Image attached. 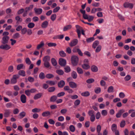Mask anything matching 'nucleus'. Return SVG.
I'll return each mask as SVG.
<instances>
[{"label": "nucleus", "mask_w": 135, "mask_h": 135, "mask_svg": "<svg viewBox=\"0 0 135 135\" xmlns=\"http://www.w3.org/2000/svg\"><path fill=\"white\" fill-rule=\"evenodd\" d=\"M11 48L10 46L7 44L2 45L0 46V49L6 50H8L10 49Z\"/></svg>", "instance_id": "0eeeda50"}, {"label": "nucleus", "mask_w": 135, "mask_h": 135, "mask_svg": "<svg viewBox=\"0 0 135 135\" xmlns=\"http://www.w3.org/2000/svg\"><path fill=\"white\" fill-rule=\"evenodd\" d=\"M117 126L116 124H113L112 126L111 127V129L112 131L113 132H114L115 131L117 130Z\"/></svg>", "instance_id": "393cba45"}, {"label": "nucleus", "mask_w": 135, "mask_h": 135, "mask_svg": "<svg viewBox=\"0 0 135 135\" xmlns=\"http://www.w3.org/2000/svg\"><path fill=\"white\" fill-rule=\"evenodd\" d=\"M50 59V57L48 55L44 56L43 59L44 62H49Z\"/></svg>", "instance_id": "a211bd4d"}, {"label": "nucleus", "mask_w": 135, "mask_h": 135, "mask_svg": "<svg viewBox=\"0 0 135 135\" xmlns=\"http://www.w3.org/2000/svg\"><path fill=\"white\" fill-rule=\"evenodd\" d=\"M80 11L83 14V17L84 19L88 20V21L89 22H91L94 19V17L92 16H88L87 14H85V10L80 9Z\"/></svg>", "instance_id": "f257e3e1"}, {"label": "nucleus", "mask_w": 135, "mask_h": 135, "mask_svg": "<svg viewBox=\"0 0 135 135\" xmlns=\"http://www.w3.org/2000/svg\"><path fill=\"white\" fill-rule=\"evenodd\" d=\"M48 22L47 21L43 22L42 24L41 27L43 28H46L48 25Z\"/></svg>", "instance_id": "b1692460"}, {"label": "nucleus", "mask_w": 135, "mask_h": 135, "mask_svg": "<svg viewBox=\"0 0 135 135\" xmlns=\"http://www.w3.org/2000/svg\"><path fill=\"white\" fill-rule=\"evenodd\" d=\"M33 5H30L29 7H26L25 8V11L28 12V11L30 10H31L33 8Z\"/></svg>", "instance_id": "a19ab883"}, {"label": "nucleus", "mask_w": 135, "mask_h": 135, "mask_svg": "<svg viewBox=\"0 0 135 135\" xmlns=\"http://www.w3.org/2000/svg\"><path fill=\"white\" fill-rule=\"evenodd\" d=\"M42 93H41L37 94L35 95L33 98L35 100H37L40 98L42 96Z\"/></svg>", "instance_id": "dca6fc26"}, {"label": "nucleus", "mask_w": 135, "mask_h": 135, "mask_svg": "<svg viewBox=\"0 0 135 135\" xmlns=\"http://www.w3.org/2000/svg\"><path fill=\"white\" fill-rule=\"evenodd\" d=\"M99 41L98 40L95 41L93 44L92 47L93 48L95 49L97 45L99 44Z\"/></svg>", "instance_id": "a878e982"}, {"label": "nucleus", "mask_w": 135, "mask_h": 135, "mask_svg": "<svg viewBox=\"0 0 135 135\" xmlns=\"http://www.w3.org/2000/svg\"><path fill=\"white\" fill-rule=\"evenodd\" d=\"M90 95L89 92L88 91H85L82 92L81 94V95L83 97H87L89 96Z\"/></svg>", "instance_id": "412c9836"}, {"label": "nucleus", "mask_w": 135, "mask_h": 135, "mask_svg": "<svg viewBox=\"0 0 135 135\" xmlns=\"http://www.w3.org/2000/svg\"><path fill=\"white\" fill-rule=\"evenodd\" d=\"M46 83L47 84L49 85L50 86H53L56 83V81H52V80H48L46 81Z\"/></svg>", "instance_id": "2eb2a0df"}, {"label": "nucleus", "mask_w": 135, "mask_h": 135, "mask_svg": "<svg viewBox=\"0 0 135 135\" xmlns=\"http://www.w3.org/2000/svg\"><path fill=\"white\" fill-rule=\"evenodd\" d=\"M45 77L47 79H51L53 78L54 77V75L52 74H46Z\"/></svg>", "instance_id": "a18cd8bd"}, {"label": "nucleus", "mask_w": 135, "mask_h": 135, "mask_svg": "<svg viewBox=\"0 0 135 135\" xmlns=\"http://www.w3.org/2000/svg\"><path fill=\"white\" fill-rule=\"evenodd\" d=\"M113 87L112 86H110L108 88L107 91L109 93L113 92Z\"/></svg>", "instance_id": "4c0bfd02"}, {"label": "nucleus", "mask_w": 135, "mask_h": 135, "mask_svg": "<svg viewBox=\"0 0 135 135\" xmlns=\"http://www.w3.org/2000/svg\"><path fill=\"white\" fill-rule=\"evenodd\" d=\"M11 110L9 109H6L4 111V116L6 117H8L9 116L11 113Z\"/></svg>", "instance_id": "6e6552de"}, {"label": "nucleus", "mask_w": 135, "mask_h": 135, "mask_svg": "<svg viewBox=\"0 0 135 135\" xmlns=\"http://www.w3.org/2000/svg\"><path fill=\"white\" fill-rule=\"evenodd\" d=\"M60 9V7L57 6L53 9V12L54 13L56 12L59 11Z\"/></svg>", "instance_id": "bf43d9fd"}, {"label": "nucleus", "mask_w": 135, "mask_h": 135, "mask_svg": "<svg viewBox=\"0 0 135 135\" xmlns=\"http://www.w3.org/2000/svg\"><path fill=\"white\" fill-rule=\"evenodd\" d=\"M35 26V25L34 23L30 22L28 24L27 27L29 28H32Z\"/></svg>", "instance_id": "7c9ffc66"}, {"label": "nucleus", "mask_w": 135, "mask_h": 135, "mask_svg": "<svg viewBox=\"0 0 135 135\" xmlns=\"http://www.w3.org/2000/svg\"><path fill=\"white\" fill-rule=\"evenodd\" d=\"M41 109H40L35 108L32 110V112L33 113H38L40 112Z\"/></svg>", "instance_id": "de8ad7c7"}, {"label": "nucleus", "mask_w": 135, "mask_h": 135, "mask_svg": "<svg viewBox=\"0 0 135 135\" xmlns=\"http://www.w3.org/2000/svg\"><path fill=\"white\" fill-rule=\"evenodd\" d=\"M55 89V88L54 87H52L49 88L48 89V91L49 92H52L54 91Z\"/></svg>", "instance_id": "13d9d810"}, {"label": "nucleus", "mask_w": 135, "mask_h": 135, "mask_svg": "<svg viewBox=\"0 0 135 135\" xmlns=\"http://www.w3.org/2000/svg\"><path fill=\"white\" fill-rule=\"evenodd\" d=\"M102 47L101 45H98L95 50V51L96 52H98L100 51Z\"/></svg>", "instance_id": "603ef678"}, {"label": "nucleus", "mask_w": 135, "mask_h": 135, "mask_svg": "<svg viewBox=\"0 0 135 135\" xmlns=\"http://www.w3.org/2000/svg\"><path fill=\"white\" fill-rule=\"evenodd\" d=\"M13 105L11 102L8 103L6 104V107L7 108H10Z\"/></svg>", "instance_id": "680f3d73"}, {"label": "nucleus", "mask_w": 135, "mask_h": 135, "mask_svg": "<svg viewBox=\"0 0 135 135\" xmlns=\"http://www.w3.org/2000/svg\"><path fill=\"white\" fill-rule=\"evenodd\" d=\"M20 100L21 102L23 103H25L26 102V97L24 94H22L20 97Z\"/></svg>", "instance_id": "9d476101"}, {"label": "nucleus", "mask_w": 135, "mask_h": 135, "mask_svg": "<svg viewBox=\"0 0 135 135\" xmlns=\"http://www.w3.org/2000/svg\"><path fill=\"white\" fill-rule=\"evenodd\" d=\"M15 19L17 21V23L21 22L22 21V19L19 16H17L15 17Z\"/></svg>", "instance_id": "c85d7f7f"}, {"label": "nucleus", "mask_w": 135, "mask_h": 135, "mask_svg": "<svg viewBox=\"0 0 135 135\" xmlns=\"http://www.w3.org/2000/svg\"><path fill=\"white\" fill-rule=\"evenodd\" d=\"M124 7L125 8L132 9L133 7V4L129 2H126L123 4Z\"/></svg>", "instance_id": "39448f33"}, {"label": "nucleus", "mask_w": 135, "mask_h": 135, "mask_svg": "<svg viewBox=\"0 0 135 135\" xmlns=\"http://www.w3.org/2000/svg\"><path fill=\"white\" fill-rule=\"evenodd\" d=\"M64 69H65V71L66 73H69L71 71L70 68L69 66H66L65 67Z\"/></svg>", "instance_id": "49530a36"}, {"label": "nucleus", "mask_w": 135, "mask_h": 135, "mask_svg": "<svg viewBox=\"0 0 135 135\" xmlns=\"http://www.w3.org/2000/svg\"><path fill=\"white\" fill-rule=\"evenodd\" d=\"M56 72L60 75H62L64 74V71L61 70H56Z\"/></svg>", "instance_id": "e2e57ef3"}, {"label": "nucleus", "mask_w": 135, "mask_h": 135, "mask_svg": "<svg viewBox=\"0 0 135 135\" xmlns=\"http://www.w3.org/2000/svg\"><path fill=\"white\" fill-rule=\"evenodd\" d=\"M50 115V112L49 111H45L42 114V115L44 117H47Z\"/></svg>", "instance_id": "aec40b11"}, {"label": "nucleus", "mask_w": 135, "mask_h": 135, "mask_svg": "<svg viewBox=\"0 0 135 135\" xmlns=\"http://www.w3.org/2000/svg\"><path fill=\"white\" fill-rule=\"evenodd\" d=\"M51 61L52 65L54 66H56L57 64V62L56 60L54 58L51 59Z\"/></svg>", "instance_id": "cd10ccee"}, {"label": "nucleus", "mask_w": 135, "mask_h": 135, "mask_svg": "<svg viewBox=\"0 0 135 135\" xmlns=\"http://www.w3.org/2000/svg\"><path fill=\"white\" fill-rule=\"evenodd\" d=\"M19 78L18 75L16 74L13 75L11 79V83L12 84H16L17 82V79Z\"/></svg>", "instance_id": "7ed1b4c3"}, {"label": "nucleus", "mask_w": 135, "mask_h": 135, "mask_svg": "<svg viewBox=\"0 0 135 135\" xmlns=\"http://www.w3.org/2000/svg\"><path fill=\"white\" fill-rule=\"evenodd\" d=\"M27 31V29L26 28H23L21 29V34L22 35L25 34L26 32Z\"/></svg>", "instance_id": "5fc2aeb1"}, {"label": "nucleus", "mask_w": 135, "mask_h": 135, "mask_svg": "<svg viewBox=\"0 0 135 135\" xmlns=\"http://www.w3.org/2000/svg\"><path fill=\"white\" fill-rule=\"evenodd\" d=\"M6 94L9 97L11 96L12 97H13V95L12 94V91H7L6 93Z\"/></svg>", "instance_id": "09e8293b"}, {"label": "nucleus", "mask_w": 135, "mask_h": 135, "mask_svg": "<svg viewBox=\"0 0 135 135\" xmlns=\"http://www.w3.org/2000/svg\"><path fill=\"white\" fill-rule=\"evenodd\" d=\"M39 77L40 79H44L45 77L44 74L43 72L41 73L39 75Z\"/></svg>", "instance_id": "c9c22d12"}, {"label": "nucleus", "mask_w": 135, "mask_h": 135, "mask_svg": "<svg viewBox=\"0 0 135 135\" xmlns=\"http://www.w3.org/2000/svg\"><path fill=\"white\" fill-rule=\"evenodd\" d=\"M91 69L93 72H97L98 70V67L94 65H93L91 66Z\"/></svg>", "instance_id": "6ab92c4d"}, {"label": "nucleus", "mask_w": 135, "mask_h": 135, "mask_svg": "<svg viewBox=\"0 0 135 135\" xmlns=\"http://www.w3.org/2000/svg\"><path fill=\"white\" fill-rule=\"evenodd\" d=\"M64 120V117L62 116H60L58 118V120L59 121L62 122Z\"/></svg>", "instance_id": "774afa93"}, {"label": "nucleus", "mask_w": 135, "mask_h": 135, "mask_svg": "<svg viewBox=\"0 0 135 135\" xmlns=\"http://www.w3.org/2000/svg\"><path fill=\"white\" fill-rule=\"evenodd\" d=\"M34 10L35 13L38 15L41 14L42 11V9L41 8H35L34 9Z\"/></svg>", "instance_id": "9b49d317"}, {"label": "nucleus", "mask_w": 135, "mask_h": 135, "mask_svg": "<svg viewBox=\"0 0 135 135\" xmlns=\"http://www.w3.org/2000/svg\"><path fill=\"white\" fill-rule=\"evenodd\" d=\"M8 71L9 72L12 73L13 71V67L12 66H9L8 68Z\"/></svg>", "instance_id": "ea45409f"}, {"label": "nucleus", "mask_w": 135, "mask_h": 135, "mask_svg": "<svg viewBox=\"0 0 135 135\" xmlns=\"http://www.w3.org/2000/svg\"><path fill=\"white\" fill-rule=\"evenodd\" d=\"M94 40V37H92L87 38L86 39V41L87 42L90 43L93 41Z\"/></svg>", "instance_id": "2f4dec72"}, {"label": "nucleus", "mask_w": 135, "mask_h": 135, "mask_svg": "<svg viewBox=\"0 0 135 135\" xmlns=\"http://www.w3.org/2000/svg\"><path fill=\"white\" fill-rule=\"evenodd\" d=\"M101 114L105 116L107 115L108 112L106 110H103L102 111Z\"/></svg>", "instance_id": "3c124183"}, {"label": "nucleus", "mask_w": 135, "mask_h": 135, "mask_svg": "<svg viewBox=\"0 0 135 135\" xmlns=\"http://www.w3.org/2000/svg\"><path fill=\"white\" fill-rule=\"evenodd\" d=\"M94 112L92 110H90L88 111V114L89 115L91 116L93 115H95L94 114Z\"/></svg>", "instance_id": "052dcab7"}, {"label": "nucleus", "mask_w": 135, "mask_h": 135, "mask_svg": "<svg viewBox=\"0 0 135 135\" xmlns=\"http://www.w3.org/2000/svg\"><path fill=\"white\" fill-rule=\"evenodd\" d=\"M60 55L62 57H64L66 56V54L63 51H61L59 52Z\"/></svg>", "instance_id": "8fccbe9b"}, {"label": "nucleus", "mask_w": 135, "mask_h": 135, "mask_svg": "<svg viewBox=\"0 0 135 135\" xmlns=\"http://www.w3.org/2000/svg\"><path fill=\"white\" fill-rule=\"evenodd\" d=\"M71 75L73 78L74 79H76L77 77V73L75 71H74L72 72Z\"/></svg>", "instance_id": "58836bf2"}, {"label": "nucleus", "mask_w": 135, "mask_h": 135, "mask_svg": "<svg viewBox=\"0 0 135 135\" xmlns=\"http://www.w3.org/2000/svg\"><path fill=\"white\" fill-rule=\"evenodd\" d=\"M56 15L55 14H52L51 17V19L52 21H54L56 19Z\"/></svg>", "instance_id": "79ce46f5"}, {"label": "nucleus", "mask_w": 135, "mask_h": 135, "mask_svg": "<svg viewBox=\"0 0 135 135\" xmlns=\"http://www.w3.org/2000/svg\"><path fill=\"white\" fill-rule=\"evenodd\" d=\"M44 66L46 68H49L50 66L49 62H44Z\"/></svg>", "instance_id": "864d4df0"}, {"label": "nucleus", "mask_w": 135, "mask_h": 135, "mask_svg": "<svg viewBox=\"0 0 135 135\" xmlns=\"http://www.w3.org/2000/svg\"><path fill=\"white\" fill-rule=\"evenodd\" d=\"M59 135H68V132L66 131H64L62 132L61 131H59L58 132Z\"/></svg>", "instance_id": "bb28decb"}, {"label": "nucleus", "mask_w": 135, "mask_h": 135, "mask_svg": "<svg viewBox=\"0 0 135 135\" xmlns=\"http://www.w3.org/2000/svg\"><path fill=\"white\" fill-rule=\"evenodd\" d=\"M45 45L43 41H41L40 44L38 45L37 47V50H39L42 47L44 46Z\"/></svg>", "instance_id": "4be33fe9"}, {"label": "nucleus", "mask_w": 135, "mask_h": 135, "mask_svg": "<svg viewBox=\"0 0 135 135\" xmlns=\"http://www.w3.org/2000/svg\"><path fill=\"white\" fill-rule=\"evenodd\" d=\"M18 74L23 76H25V72L23 70H20L18 72Z\"/></svg>", "instance_id": "72a5a7b5"}, {"label": "nucleus", "mask_w": 135, "mask_h": 135, "mask_svg": "<svg viewBox=\"0 0 135 135\" xmlns=\"http://www.w3.org/2000/svg\"><path fill=\"white\" fill-rule=\"evenodd\" d=\"M57 99V97L55 95H53L51 97L50 99V101L51 102H55Z\"/></svg>", "instance_id": "e433bc0d"}, {"label": "nucleus", "mask_w": 135, "mask_h": 135, "mask_svg": "<svg viewBox=\"0 0 135 135\" xmlns=\"http://www.w3.org/2000/svg\"><path fill=\"white\" fill-rule=\"evenodd\" d=\"M47 45L49 47H55L57 45L56 43L52 42L48 43L47 44Z\"/></svg>", "instance_id": "f704fd0d"}, {"label": "nucleus", "mask_w": 135, "mask_h": 135, "mask_svg": "<svg viewBox=\"0 0 135 135\" xmlns=\"http://www.w3.org/2000/svg\"><path fill=\"white\" fill-rule=\"evenodd\" d=\"M75 27L76 29V32L78 34V37L80 38L81 36V31L82 29V27L78 25H76Z\"/></svg>", "instance_id": "20e7f679"}, {"label": "nucleus", "mask_w": 135, "mask_h": 135, "mask_svg": "<svg viewBox=\"0 0 135 135\" xmlns=\"http://www.w3.org/2000/svg\"><path fill=\"white\" fill-rule=\"evenodd\" d=\"M94 80L93 79H88L86 81V82L88 83H91L94 82Z\"/></svg>", "instance_id": "338daca9"}, {"label": "nucleus", "mask_w": 135, "mask_h": 135, "mask_svg": "<svg viewBox=\"0 0 135 135\" xmlns=\"http://www.w3.org/2000/svg\"><path fill=\"white\" fill-rule=\"evenodd\" d=\"M26 113L24 112H22L20 113L19 116H20V118L22 119L26 115Z\"/></svg>", "instance_id": "c756f323"}, {"label": "nucleus", "mask_w": 135, "mask_h": 135, "mask_svg": "<svg viewBox=\"0 0 135 135\" xmlns=\"http://www.w3.org/2000/svg\"><path fill=\"white\" fill-rule=\"evenodd\" d=\"M79 58L76 56H73L71 57V61L72 64L74 66H76L78 64Z\"/></svg>", "instance_id": "f03ea898"}, {"label": "nucleus", "mask_w": 135, "mask_h": 135, "mask_svg": "<svg viewBox=\"0 0 135 135\" xmlns=\"http://www.w3.org/2000/svg\"><path fill=\"white\" fill-rule=\"evenodd\" d=\"M69 128L70 131L72 132H74L75 131V128L73 125H71L69 126Z\"/></svg>", "instance_id": "473e14b6"}, {"label": "nucleus", "mask_w": 135, "mask_h": 135, "mask_svg": "<svg viewBox=\"0 0 135 135\" xmlns=\"http://www.w3.org/2000/svg\"><path fill=\"white\" fill-rule=\"evenodd\" d=\"M23 66V64H19L17 66V70H20L21 69H22Z\"/></svg>", "instance_id": "c03bdc74"}, {"label": "nucleus", "mask_w": 135, "mask_h": 135, "mask_svg": "<svg viewBox=\"0 0 135 135\" xmlns=\"http://www.w3.org/2000/svg\"><path fill=\"white\" fill-rule=\"evenodd\" d=\"M20 37V35L19 33H17L13 35V37L14 38H16Z\"/></svg>", "instance_id": "6e6d98bb"}, {"label": "nucleus", "mask_w": 135, "mask_h": 135, "mask_svg": "<svg viewBox=\"0 0 135 135\" xmlns=\"http://www.w3.org/2000/svg\"><path fill=\"white\" fill-rule=\"evenodd\" d=\"M9 37L8 36H4L2 38L1 43L3 44H5L8 42Z\"/></svg>", "instance_id": "423d86ee"}, {"label": "nucleus", "mask_w": 135, "mask_h": 135, "mask_svg": "<svg viewBox=\"0 0 135 135\" xmlns=\"http://www.w3.org/2000/svg\"><path fill=\"white\" fill-rule=\"evenodd\" d=\"M59 63L61 66H64L66 65V61L65 60L62 58H60L59 59Z\"/></svg>", "instance_id": "1a4fd4ad"}, {"label": "nucleus", "mask_w": 135, "mask_h": 135, "mask_svg": "<svg viewBox=\"0 0 135 135\" xmlns=\"http://www.w3.org/2000/svg\"><path fill=\"white\" fill-rule=\"evenodd\" d=\"M80 100L77 99L75 101L74 104L75 106H78L80 104Z\"/></svg>", "instance_id": "69168bd1"}, {"label": "nucleus", "mask_w": 135, "mask_h": 135, "mask_svg": "<svg viewBox=\"0 0 135 135\" xmlns=\"http://www.w3.org/2000/svg\"><path fill=\"white\" fill-rule=\"evenodd\" d=\"M96 129L97 132H100L101 130V126L99 124L98 125Z\"/></svg>", "instance_id": "4d7b16f0"}, {"label": "nucleus", "mask_w": 135, "mask_h": 135, "mask_svg": "<svg viewBox=\"0 0 135 135\" xmlns=\"http://www.w3.org/2000/svg\"><path fill=\"white\" fill-rule=\"evenodd\" d=\"M69 85L72 88H75L77 87V84L74 82L73 81L69 82Z\"/></svg>", "instance_id": "ddd939ff"}, {"label": "nucleus", "mask_w": 135, "mask_h": 135, "mask_svg": "<svg viewBox=\"0 0 135 135\" xmlns=\"http://www.w3.org/2000/svg\"><path fill=\"white\" fill-rule=\"evenodd\" d=\"M72 26L70 25H69L64 26L63 28V31H66L68 30H69L71 28Z\"/></svg>", "instance_id": "4468645a"}, {"label": "nucleus", "mask_w": 135, "mask_h": 135, "mask_svg": "<svg viewBox=\"0 0 135 135\" xmlns=\"http://www.w3.org/2000/svg\"><path fill=\"white\" fill-rule=\"evenodd\" d=\"M82 68L85 70H87L90 68V66L88 64H84L81 65Z\"/></svg>", "instance_id": "5701e85b"}, {"label": "nucleus", "mask_w": 135, "mask_h": 135, "mask_svg": "<svg viewBox=\"0 0 135 135\" xmlns=\"http://www.w3.org/2000/svg\"><path fill=\"white\" fill-rule=\"evenodd\" d=\"M131 76L129 75H127L124 78V80L126 81H128L131 79Z\"/></svg>", "instance_id": "0e129e2a"}, {"label": "nucleus", "mask_w": 135, "mask_h": 135, "mask_svg": "<svg viewBox=\"0 0 135 135\" xmlns=\"http://www.w3.org/2000/svg\"><path fill=\"white\" fill-rule=\"evenodd\" d=\"M77 71L78 73L80 74H81L83 73V70L80 68L78 67L77 68Z\"/></svg>", "instance_id": "37998d69"}, {"label": "nucleus", "mask_w": 135, "mask_h": 135, "mask_svg": "<svg viewBox=\"0 0 135 135\" xmlns=\"http://www.w3.org/2000/svg\"><path fill=\"white\" fill-rule=\"evenodd\" d=\"M65 84V82L63 80H62L59 82L58 84V86L60 88H62Z\"/></svg>", "instance_id": "f3484780"}, {"label": "nucleus", "mask_w": 135, "mask_h": 135, "mask_svg": "<svg viewBox=\"0 0 135 135\" xmlns=\"http://www.w3.org/2000/svg\"><path fill=\"white\" fill-rule=\"evenodd\" d=\"M78 40L77 39H74L73 40L70 44V46L73 47L76 45L78 43Z\"/></svg>", "instance_id": "f8f14e48"}]
</instances>
